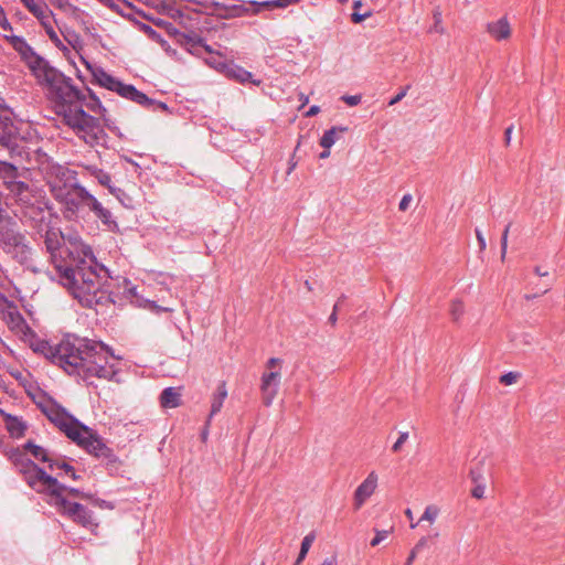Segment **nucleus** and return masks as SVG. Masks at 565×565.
Segmentation results:
<instances>
[{
	"label": "nucleus",
	"instance_id": "obj_41",
	"mask_svg": "<svg viewBox=\"0 0 565 565\" xmlns=\"http://www.w3.org/2000/svg\"><path fill=\"white\" fill-rule=\"evenodd\" d=\"M63 489L61 490V493L63 494L64 491H67L70 494L74 495V497H78L81 499H85V500H88V499H92V494L89 493H86V492H83L76 488H67L65 486H63Z\"/></svg>",
	"mask_w": 565,
	"mask_h": 565
},
{
	"label": "nucleus",
	"instance_id": "obj_57",
	"mask_svg": "<svg viewBox=\"0 0 565 565\" xmlns=\"http://www.w3.org/2000/svg\"><path fill=\"white\" fill-rule=\"evenodd\" d=\"M338 308H339V302H337V303L333 306V311H332V313H331V315H330V317H329V322H330L331 324H335V323H337V320H338V316H337Z\"/></svg>",
	"mask_w": 565,
	"mask_h": 565
},
{
	"label": "nucleus",
	"instance_id": "obj_46",
	"mask_svg": "<svg viewBox=\"0 0 565 565\" xmlns=\"http://www.w3.org/2000/svg\"><path fill=\"white\" fill-rule=\"evenodd\" d=\"M388 536V531L386 530H376L375 536L371 541L372 546L379 545L381 542H383Z\"/></svg>",
	"mask_w": 565,
	"mask_h": 565
},
{
	"label": "nucleus",
	"instance_id": "obj_19",
	"mask_svg": "<svg viewBox=\"0 0 565 565\" xmlns=\"http://www.w3.org/2000/svg\"><path fill=\"white\" fill-rule=\"evenodd\" d=\"M487 31L495 41H503L511 36L512 30L507 18H500L497 21L487 24Z\"/></svg>",
	"mask_w": 565,
	"mask_h": 565
},
{
	"label": "nucleus",
	"instance_id": "obj_28",
	"mask_svg": "<svg viewBox=\"0 0 565 565\" xmlns=\"http://www.w3.org/2000/svg\"><path fill=\"white\" fill-rule=\"evenodd\" d=\"M18 169L12 163L0 160V177L3 179L4 184L7 185V181H11L17 179Z\"/></svg>",
	"mask_w": 565,
	"mask_h": 565
},
{
	"label": "nucleus",
	"instance_id": "obj_6",
	"mask_svg": "<svg viewBox=\"0 0 565 565\" xmlns=\"http://www.w3.org/2000/svg\"><path fill=\"white\" fill-rule=\"evenodd\" d=\"M47 185L54 199L63 204L65 212L75 215L78 188H84L75 182V172L62 166H53L47 173Z\"/></svg>",
	"mask_w": 565,
	"mask_h": 565
},
{
	"label": "nucleus",
	"instance_id": "obj_10",
	"mask_svg": "<svg viewBox=\"0 0 565 565\" xmlns=\"http://www.w3.org/2000/svg\"><path fill=\"white\" fill-rule=\"evenodd\" d=\"M82 60L86 68L90 72L94 82L100 87L114 92L120 97L145 107L152 104V100L146 94L138 90L134 85L125 84L119 78L107 73L102 66L93 65L83 57Z\"/></svg>",
	"mask_w": 565,
	"mask_h": 565
},
{
	"label": "nucleus",
	"instance_id": "obj_9",
	"mask_svg": "<svg viewBox=\"0 0 565 565\" xmlns=\"http://www.w3.org/2000/svg\"><path fill=\"white\" fill-rule=\"evenodd\" d=\"M10 458L18 470L24 476L26 483L36 492L50 494L58 489H63L62 483L56 478L51 477L32 460L25 458L21 450H12Z\"/></svg>",
	"mask_w": 565,
	"mask_h": 565
},
{
	"label": "nucleus",
	"instance_id": "obj_54",
	"mask_svg": "<svg viewBox=\"0 0 565 565\" xmlns=\"http://www.w3.org/2000/svg\"><path fill=\"white\" fill-rule=\"evenodd\" d=\"M407 94V88L402 89L397 95H395L390 102L388 105L393 106L401 102Z\"/></svg>",
	"mask_w": 565,
	"mask_h": 565
},
{
	"label": "nucleus",
	"instance_id": "obj_5",
	"mask_svg": "<svg viewBox=\"0 0 565 565\" xmlns=\"http://www.w3.org/2000/svg\"><path fill=\"white\" fill-rule=\"evenodd\" d=\"M63 120L85 143L92 147L106 145L108 136L99 120L81 107L65 109Z\"/></svg>",
	"mask_w": 565,
	"mask_h": 565
},
{
	"label": "nucleus",
	"instance_id": "obj_55",
	"mask_svg": "<svg viewBox=\"0 0 565 565\" xmlns=\"http://www.w3.org/2000/svg\"><path fill=\"white\" fill-rule=\"evenodd\" d=\"M429 542V537L427 536H423L417 543L416 545L413 547L412 551H416V554H418V552L420 550H423Z\"/></svg>",
	"mask_w": 565,
	"mask_h": 565
},
{
	"label": "nucleus",
	"instance_id": "obj_1",
	"mask_svg": "<svg viewBox=\"0 0 565 565\" xmlns=\"http://www.w3.org/2000/svg\"><path fill=\"white\" fill-rule=\"evenodd\" d=\"M44 245L58 281L83 306L90 308L110 292L108 269L97 262L92 247L78 234L65 235L49 228Z\"/></svg>",
	"mask_w": 565,
	"mask_h": 565
},
{
	"label": "nucleus",
	"instance_id": "obj_36",
	"mask_svg": "<svg viewBox=\"0 0 565 565\" xmlns=\"http://www.w3.org/2000/svg\"><path fill=\"white\" fill-rule=\"evenodd\" d=\"M362 7V1L361 0H355L353 2V9H354V12L351 14V20L354 22V23H361L362 21H364L366 18L371 17L372 15V12L371 11H367L363 14L359 13L358 12V9H360Z\"/></svg>",
	"mask_w": 565,
	"mask_h": 565
},
{
	"label": "nucleus",
	"instance_id": "obj_37",
	"mask_svg": "<svg viewBox=\"0 0 565 565\" xmlns=\"http://www.w3.org/2000/svg\"><path fill=\"white\" fill-rule=\"evenodd\" d=\"M32 14L39 20V22L47 20L49 18H54L53 12L47 8L45 3L34 10Z\"/></svg>",
	"mask_w": 565,
	"mask_h": 565
},
{
	"label": "nucleus",
	"instance_id": "obj_45",
	"mask_svg": "<svg viewBox=\"0 0 565 565\" xmlns=\"http://www.w3.org/2000/svg\"><path fill=\"white\" fill-rule=\"evenodd\" d=\"M486 493V483H478L473 484V488L471 489V495L476 499H482L484 498Z\"/></svg>",
	"mask_w": 565,
	"mask_h": 565
},
{
	"label": "nucleus",
	"instance_id": "obj_18",
	"mask_svg": "<svg viewBox=\"0 0 565 565\" xmlns=\"http://www.w3.org/2000/svg\"><path fill=\"white\" fill-rule=\"evenodd\" d=\"M76 202V213L79 211L81 207H88L89 211H92L95 215L99 214L105 207L103 204L92 194L87 191V189L78 188V194Z\"/></svg>",
	"mask_w": 565,
	"mask_h": 565
},
{
	"label": "nucleus",
	"instance_id": "obj_53",
	"mask_svg": "<svg viewBox=\"0 0 565 565\" xmlns=\"http://www.w3.org/2000/svg\"><path fill=\"white\" fill-rule=\"evenodd\" d=\"M475 232H476L477 241L479 243V248H480L481 252H483L487 248L486 238H484L482 232L479 228H476Z\"/></svg>",
	"mask_w": 565,
	"mask_h": 565
},
{
	"label": "nucleus",
	"instance_id": "obj_52",
	"mask_svg": "<svg viewBox=\"0 0 565 565\" xmlns=\"http://www.w3.org/2000/svg\"><path fill=\"white\" fill-rule=\"evenodd\" d=\"M11 320L15 324V327H21V329L30 330V328L25 324L20 313L11 315Z\"/></svg>",
	"mask_w": 565,
	"mask_h": 565
},
{
	"label": "nucleus",
	"instance_id": "obj_62",
	"mask_svg": "<svg viewBox=\"0 0 565 565\" xmlns=\"http://www.w3.org/2000/svg\"><path fill=\"white\" fill-rule=\"evenodd\" d=\"M512 130H513V126H510L505 129L504 131V136H505V142L509 145L510 143V140H511V134H512Z\"/></svg>",
	"mask_w": 565,
	"mask_h": 565
},
{
	"label": "nucleus",
	"instance_id": "obj_39",
	"mask_svg": "<svg viewBox=\"0 0 565 565\" xmlns=\"http://www.w3.org/2000/svg\"><path fill=\"white\" fill-rule=\"evenodd\" d=\"M45 33L47 34L49 39L54 43V45L57 49H60L62 51H67V47L64 45L62 40L58 38L56 31L54 30V26L49 28V30H46Z\"/></svg>",
	"mask_w": 565,
	"mask_h": 565
},
{
	"label": "nucleus",
	"instance_id": "obj_64",
	"mask_svg": "<svg viewBox=\"0 0 565 565\" xmlns=\"http://www.w3.org/2000/svg\"><path fill=\"white\" fill-rule=\"evenodd\" d=\"M299 100L301 102V107L306 106L309 103V97L303 93L299 94Z\"/></svg>",
	"mask_w": 565,
	"mask_h": 565
},
{
	"label": "nucleus",
	"instance_id": "obj_44",
	"mask_svg": "<svg viewBox=\"0 0 565 565\" xmlns=\"http://www.w3.org/2000/svg\"><path fill=\"white\" fill-rule=\"evenodd\" d=\"M434 20H435V23H434V26H433V31L439 33V34H443L445 32V29L441 24V13L440 11L436 10L434 12Z\"/></svg>",
	"mask_w": 565,
	"mask_h": 565
},
{
	"label": "nucleus",
	"instance_id": "obj_20",
	"mask_svg": "<svg viewBox=\"0 0 565 565\" xmlns=\"http://www.w3.org/2000/svg\"><path fill=\"white\" fill-rule=\"evenodd\" d=\"M30 347L35 353H40L55 364L57 358V345H52L46 340L36 338L32 334L30 339Z\"/></svg>",
	"mask_w": 565,
	"mask_h": 565
},
{
	"label": "nucleus",
	"instance_id": "obj_25",
	"mask_svg": "<svg viewBox=\"0 0 565 565\" xmlns=\"http://www.w3.org/2000/svg\"><path fill=\"white\" fill-rule=\"evenodd\" d=\"M24 449L28 450L35 459L47 462L49 465L55 460L47 455V451L43 447L38 446L32 441H28L24 445Z\"/></svg>",
	"mask_w": 565,
	"mask_h": 565
},
{
	"label": "nucleus",
	"instance_id": "obj_2",
	"mask_svg": "<svg viewBox=\"0 0 565 565\" xmlns=\"http://www.w3.org/2000/svg\"><path fill=\"white\" fill-rule=\"evenodd\" d=\"M35 403L46 418L78 446L97 458L109 459L113 457L111 449L103 438L92 428L82 424L56 401L42 395Z\"/></svg>",
	"mask_w": 565,
	"mask_h": 565
},
{
	"label": "nucleus",
	"instance_id": "obj_4",
	"mask_svg": "<svg viewBox=\"0 0 565 565\" xmlns=\"http://www.w3.org/2000/svg\"><path fill=\"white\" fill-rule=\"evenodd\" d=\"M29 66L39 84L46 88V95L55 104L57 114L63 116L65 109L84 100L83 92L73 84L72 78L50 66L42 57L33 55Z\"/></svg>",
	"mask_w": 565,
	"mask_h": 565
},
{
	"label": "nucleus",
	"instance_id": "obj_38",
	"mask_svg": "<svg viewBox=\"0 0 565 565\" xmlns=\"http://www.w3.org/2000/svg\"><path fill=\"white\" fill-rule=\"evenodd\" d=\"M521 377V374L519 372H508L500 376V383L503 385H513L518 382V380Z\"/></svg>",
	"mask_w": 565,
	"mask_h": 565
},
{
	"label": "nucleus",
	"instance_id": "obj_51",
	"mask_svg": "<svg viewBox=\"0 0 565 565\" xmlns=\"http://www.w3.org/2000/svg\"><path fill=\"white\" fill-rule=\"evenodd\" d=\"M93 501V504L95 507H98L100 509H107V510H111L114 509V504L111 502H108L106 500H102V499H90Z\"/></svg>",
	"mask_w": 565,
	"mask_h": 565
},
{
	"label": "nucleus",
	"instance_id": "obj_60",
	"mask_svg": "<svg viewBox=\"0 0 565 565\" xmlns=\"http://www.w3.org/2000/svg\"><path fill=\"white\" fill-rule=\"evenodd\" d=\"M321 565H337V558L334 556L323 559Z\"/></svg>",
	"mask_w": 565,
	"mask_h": 565
},
{
	"label": "nucleus",
	"instance_id": "obj_42",
	"mask_svg": "<svg viewBox=\"0 0 565 565\" xmlns=\"http://www.w3.org/2000/svg\"><path fill=\"white\" fill-rule=\"evenodd\" d=\"M0 28L7 32H12V30H13L11 23L9 22V20L7 18L6 11L1 4H0Z\"/></svg>",
	"mask_w": 565,
	"mask_h": 565
},
{
	"label": "nucleus",
	"instance_id": "obj_11",
	"mask_svg": "<svg viewBox=\"0 0 565 565\" xmlns=\"http://www.w3.org/2000/svg\"><path fill=\"white\" fill-rule=\"evenodd\" d=\"M61 490L62 489H58L56 492L50 493L53 504L56 507L58 512L70 518L81 526L95 532L98 527V522L96 521L93 512L81 503L68 501L64 494L61 493Z\"/></svg>",
	"mask_w": 565,
	"mask_h": 565
},
{
	"label": "nucleus",
	"instance_id": "obj_61",
	"mask_svg": "<svg viewBox=\"0 0 565 565\" xmlns=\"http://www.w3.org/2000/svg\"><path fill=\"white\" fill-rule=\"evenodd\" d=\"M416 551H411L405 565H413V562L416 558Z\"/></svg>",
	"mask_w": 565,
	"mask_h": 565
},
{
	"label": "nucleus",
	"instance_id": "obj_40",
	"mask_svg": "<svg viewBox=\"0 0 565 565\" xmlns=\"http://www.w3.org/2000/svg\"><path fill=\"white\" fill-rule=\"evenodd\" d=\"M511 224H508L501 236V259H505L507 250H508V237L510 232Z\"/></svg>",
	"mask_w": 565,
	"mask_h": 565
},
{
	"label": "nucleus",
	"instance_id": "obj_14",
	"mask_svg": "<svg viewBox=\"0 0 565 565\" xmlns=\"http://www.w3.org/2000/svg\"><path fill=\"white\" fill-rule=\"evenodd\" d=\"M280 372L268 371L263 373L260 379V392L262 398L265 406H270L278 393L280 384Z\"/></svg>",
	"mask_w": 565,
	"mask_h": 565
},
{
	"label": "nucleus",
	"instance_id": "obj_24",
	"mask_svg": "<svg viewBox=\"0 0 565 565\" xmlns=\"http://www.w3.org/2000/svg\"><path fill=\"white\" fill-rule=\"evenodd\" d=\"M227 77L234 78L241 83H246L252 78V73L244 70L241 66L234 64H227V68L224 73Z\"/></svg>",
	"mask_w": 565,
	"mask_h": 565
},
{
	"label": "nucleus",
	"instance_id": "obj_16",
	"mask_svg": "<svg viewBox=\"0 0 565 565\" xmlns=\"http://www.w3.org/2000/svg\"><path fill=\"white\" fill-rule=\"evenodd\" d=\"M300 0H266L249 1L245 4L244 11L247 14H257L262 10L285 9L289 6L298 3Z\"/></svg>",
	"mask_w": 565,
	"mask_h": 565
},
{
	"label": "nucleus",
	"instance_id": "obj_23",
	"mask_svg": "<svg viewBox=\"0 0 565 565\" xmlns=\"http://www.w3.org/2000/svg\"><path fill=\"white\" fill-rule=\"evenodd\" d=\"M347 130V127L338 126L326 130L320 139V146L324 149H330L337 142L339 134L345 132Z\"/></svg>",
	"mask_w": 565,
	"mask_h": 565
},
{
	"label": "nucleus",
	"instance_id": "obj_30",
	"mask_svg": "<svg viewBox=\"0 0 565 565\" xmlns=\"http://www.w3.org/2000/svg\"><path fill=\"white\" fill-rule=\"evenodd\" d=\"M205 64H207L210 67L216 70L217 72L220 73H225L226 68H227V62H225L224 60H222V56L220 53H215L213 51V53L211 54L210 57L205 58L204 60Z\"/></svg>",
	"mask_w": 565,
	"mask_h": 565
},
{
	"label": "nucleus",
	"instance_id": "obj_13",
	"mask_svg": "<svg viewBox=\"0 0 565 565\" xmlns=\"http://www.w3.org/2000/svg\"><path fill=\"white\" fill-rule=\"evenodd\" d=\"M379 487V475L375 471L369 472L366 478L358 486L353 493V508L360 510L365 502L375 493Z\"/></svg>",
	"mask_w": 565,
	"mask_h": 565
},
{
	"label": "nucleus",
	"instance_id": "obj_35",
	"mask_svg": "<svg viewBox=\"0 0 565 565\" xmlns=\"http://www.w3.org/2000/svg\"><path fill=\"white\" fill-rule=\"evenodd\" d=\"M104 225H106L110 231H118V224L114 220L111 212L108 209H104L99 214L96 215Z\"/></svg>",
	"mask_w": 565,
	"mask_h": 565
},
{
	"label": "nucleus",
	"instance_id": "obj_8",
	"mask_svg": "<svg viewBox=\"0 0 565 565\" xmlns=\"http://www.w3.org/2000/svg\"><path fill=\"white\" fill-rule=\"evenodd\" d=\"M90 350L83 379L98 377L118 382L117 375L120 371L118 365L121 358L115 356L108 347L100 342L93 341Z\"/></svg>",
	"mask_w": 565,
	"mask_h": 565
},
{
	"label": "nucleus",
	"instance_id": "obj_12",
	"mask_svg": "<svg viewBox=\"0 0 565 565\" xmlns=\"http://www.w3.org/2000/svg\"><path fill=\"white\" fill-rule=\"evenodd\" d=\"M15 225L10 217L0 221V246L7 253L24 256L28 252L25 237L15 230Z\"/></svg>",
	"mask_w": 565,
	"mask_h": 565
},
{
	"label": "nucleus",
	"instance_id": "obj_31",
	"mask_svg": "<svg viewBox=\"0 0 565 565\" xmlns=\"http://www.w3.org/2000/svg\"><path fill=\"white\" fill-rule=\"evenodd\" d=\"M316 536L313 533H309L307 534L303 539H302V542H301V546H300V552H299V555L296 559V563L295 565H300L301 562L306 558L313 541H315Z\"/></svg>",
	"mask_w": 565,
	"mask_h": 565
},
{
	"label": "nucleus",
	"instance_id": "obj_59",
	"mask_svg": "<svg viewBox=\"0 0 565 565\" xmlns=\"http://www.w3.org/2000/svg\"><path fill=\"white\" fill-rule=\"evenodd\" d=\"M54 18H49L47 20H44L41 23V25L44 28V30H49V28H53Z\"/></svg>",
	"mask_w": 565,
	"mask_h": 565
},
{
	"label": "nucleus",
	"instance_id": "obj_50",
	"mask_svg": "<svg viewBox=\"0 0 565 565\" xmlns=\"http://www.w3.org/2000/svg\"><path fill=\"white\" fill-rule=\"evenodd\" d=\"M470 478L473 484L486 483L482 472L479 469H471Z\"/></svg>",
	"mask_w": 565,
	"mask_h": 565
},
{
	"label": "nucleus",
	"instance_id": "obj_49",
	"mask_svg": "<svg viewBox=\"0 0 565 565\" xmlns=\"http://www.w3.org/2000/svg\"><path fill=\"white\" fill-rule=\"evenodd\" d=\"M412 201H413L412 194H409V193L404 194L402 200L399 201L398 210L402 212H405L409 207Z\"/></svg>",
	"mask_w": 565,
	"mask_h": 565
},
{
	"label": "nucleus",
	"instance_id": "obj_29",
	"mask_svg": "<svg viewBox=\"0 0 565 565\" xmlns=\"http://www.w3.org/2000/svg\"><path fill=\"white\" fill-rule=\"evenodd\" d=\"M7 426L11 435L20 437L24 434L25 425L22 420L11 415L7 417Z\"/></svg>",
	"mask_w": 565,
	"mask_h": 565
},
{
	"label": "nucleus",
	"instance_id": "obj_7",
	"mask_svg": "<svg viewBox=\"0 0 565 565\" xmlns=\"http://www.w3.org/2000/svg\"><path fill=\"white\" fill-rule=\"evenodd\" d=\"M92 343L90 340L78 338L62 340L57 344L55 364L71 375L83 377Z\"/></svg>",
	"mask_w": 565,
	"mask_h": 565
},
{
	"label": "nucleus",
	"instance_id": "obj_32",
	"mask_svg": "<svg viewBox=\"0 0 565 565\" xmlns=\"http://www.w3.org/2000/svg\"><path fill=\"white\" fill-rule=\"evenodd\" d=\"M6 39L11 43V45L18 52L25 54L26 52H31V46L26 43V41L22 36L18 35H6Z\"/></svg>",
	"mask_w": 565,
	"mask_h": 565
},
{
	"label": "nucleus",
	"instance_id": "obj_63",
	"mask_svg": "<svg viewBox=\"0 0 565 565\" xmlns=\"http://www.w3.org/2000/svg\"><path fill=\"white\" fill-rule=\"evenodd\" d=\"M534 273L540 276V277H546L548 275V271L546 270H542V268L540 266H536L534 268Z\"/></svg>",
	"mask_w": 565,
	"mask_h": 565
},
{
	"label": "nucleus",
	"instance_id": "obj_58",
	"mask_svg": "<svg viewBox=\"0 0 565 565\" xmlns=\"http://www.w3.org/2000/svg\"><path fill=\"white\" fill-rule=\"evenodd\" d=\"M320 113V107L317 106V105H313L311 106L307 113H306V117H313L316 115H318Z\"/></svg>",
	"mask_w": 565,
	"mask_h": 565
},
{
	"label": "nucleus",
	"instance_id": "obj_47",
	"mask_svg": "<svg viewBox=\"0 0 565 565\" xmlns=\"http://www.w3.org/2000/svg\"><path fill=\"white\" fill-rule=\"evenodd\" d=\"M21 2L31 13L40 6L44 4L43 0H21Z\"/></svg>",
	"mask_w": 565,
	"mask_h": 565
},
{
	"label": "nucleus",
	"instance_id": "obj_33",
	"mask_svg": "<svg viewBox=\"0 0 565 565\" xmlns=\"http://www.w3.org/2000/svg\"><path fill=\"white\" fill-rule=\"evenodd\" d=\"M50 469L52 471L54 470H63L64 473L66 476H70L72 479L76 480L78 479V476L76 475L75 472V469L68 465L67 462L63 461V460H60V459H55L53 462L50 463Z\"/></svg>",
	"mask_w": 565,
	"mask_h": 565
},
{
	"label": "nucleus",
	"instance_id": "obj_56",
	"mask_svg": "<svg viewBox=\"0 0 565 565\" xmlns=\"http://www.w3.org/2000/svg\"><path fill=\"white\" fill-rule=\"evenodd\" d=\"M280 359L278 358H270L267 363H266V367L269 369V371H273V369H275L277 365L280 364Z\"/></svg>",
	"mask_w": 565,
	"mask_h": 565
},
{
	"label": "nucleus",
	"instance_id": "obj_22",
	"mask_svg": "<svg viewBox=\"0 0 565 565\" xmlns=\"http://www.w3.org/2000/svg\"><path fill=\"white\" fill-rule=\"evenodd\" d=\"M226 397H227L226 385L224 382H222L218 384L215 393L212 396L211 412H210V416H209L210 419L222 409Z\"/></svg>",
	"mask_w": 565,
	"mask_h": 565
},
{
	"label": "nucleus",
	"instance_id": "obj_27",
	"mask_svg": "<svg viewBox=\"0 0 565 565\" xmlns=\"http://www.w3.org/2000/svg\"><path fill=\"white\" fill-rule=\"evenodd\" d=\"M440 514V508L436 504H428L422 516L419 518L418 520V523H422V522H428L429 524H434L436 522V520L438 519Z\"/></svg>",
	"mask_w": 565,
	"mask_h": 565
},
{
	"label": "nucleus",
	"instance_id": "obj_21",
	"mask_svg": "<svg viewBox=\"0 0 565 565\" xmlns=\"http://www.w3.org/2000/svg\"><path fill=\"white\" fill-rule=\"evenodd\" d=\"M181 387H167L162 391L159 402L162 408H175L181 405Z\"/></svg>",
	"mask_w": 565,
	"mask_h": 565
},
{
	"label": "nucleus",
	"instance_id": "obj_3",
	"mask_svg": "<svg viewBox=\"0 0 565 565\" xmlns=\"http://www.w3.org/2000/svg\"><path fill=\"white\" fill-rule=\"evenodd\" d=\"M41 142L42 137L32 122L13 121L10 115H0V145L9 150L12 158L28 163L44 162L46 154Z\"/></svg>",
	"mask_w": 565,
	"mask_h": 565
},
{
	"label": "nucleus",
	"instance_id": "obj_48",
	"mask_svg": "<svg viewBox=\"0 0 565 565\" xmlns=\"http://www.w3.org/2000/svg\"><path fill=\"white\" fill-rule=\"evenodd\" d=\"M341 99L349 106H356L361 103V95H343Z\"/></svg>",
	"mask_w": 565,
	"mask_h": 565
},
{
	"label": "nucleus",
	"instance_id": "obj_17",
	"mask_svg": "<svg viewBox=\"0 0 565 565\" xmlns=\"http://www.w3.org/2000/svg\"><path fill=\"white\" fill-rule=\"evenodd\" d=\"M79 167L83 170V172H82L83 175H89V177L95 178L97 180V182L100 185L106 186L111 194L117 195V193L121 192L120 189L115 188L111 184V177L105 170H103L94 164H81Z\"/></svg>",
	"mask_w": 565,
	"mask_h": 565
},
{
	"label": "nucleus",
	"instance_id": "obj_26",
	"mask_svg": "<svg viewBox=\"0 0 565 565\" xmlns=\"http://www.w3.org/2000/svg\"><path fill=\"white\" fill-rule=\"evenodd\" d=\"M8 190L17 195L20 200H24L28 198L29 185L23 181H18L17 179L7 181Z\"/></svg>",
	"mask_w": 565,
	"mask_h": 565
},
{
	"label": "nucleus",
	"instance_id": "obj_15",
	"mask_svg": "<svg viewBox=\"0 0 565 565\" xmlns=\"http://www.w3.org/2000/svg\"><path fill=\"white\" fill-rule=\"evenodd\" d=\"M179 43L192 55L201 57L202 52L213 53V49L204 43L203 39L195 33H180Z\"/></svg>",
	"mask_w": 565,
	"mask_h": 565
},
{
	"label": "nucleus",
	"instance_id": "obj_34",
	"mask_svg": "<svg viewBox=\"0 0 565 565\" xmlns=\"http://www.w3.org/2000/svg\"><path fill=\"white\" fill-rule=\"evenodd\" d=\"M449 313L451 319L458 322L465 315V303L461 299H454L450 302Z\"/></svg>",
	"mask_w": 565,
	"mask_h": 565
},
{
	"label": "nucleus",
	"instance_id": "obj_43",
	"mask_svg": "<svg viewBox=\"0 0 565 565\" xmlns=\"http://www.w3.org/2000/svg\"><path fill=\"white\" fill-rule=\"evenodd\" d=\"M408 437L409 435L407 431L399 433L397 440L392 446V450L394 452H398L402 449L403 445L407 441Z\"/></svg>",
	"mask_w": 565,
	"mask_h": 565
}]
</instances>
